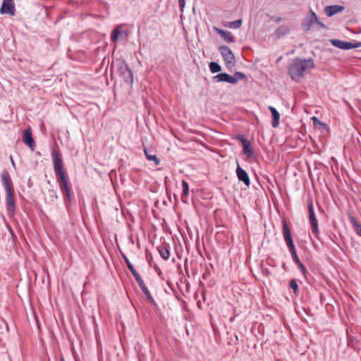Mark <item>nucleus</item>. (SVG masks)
<instances>
[{"instance_id":"1","label":"nucleus","mask_w":361,"mask_h":361,"mask_svg":"<svg viewBox=\"0 0 361 361\" xmlns=\"http://www.w3.org/2000/svg\"><path fill=\"white\" fill-rule=\"evenodd\" d=\"M314 68V63L312 59L296 57L288 66V74L293 80L300 82L305 75Z\"/></svg>"},{"instance_id":"2","label":"nucleus","mask_w":361,"mask_h":361,"mask_svg":"<svg viewBox=\"0 0 361 361\" xmlns=\"http://www.w3.org/2000/svg\"><path fill=\"white\" fill-rule=\"evenodd\" d=\"M53 167L55 176L60 184L61 190L63 192L71 190L68 185V178L63 169V163L60 152L56 149L51 152Z\"/></svg>"},{"instance_id":"3","label":"nucleus","mask_w":361,"mask_h":361,"mask_svg":"<svg viewBox=\"0 0 361 361\" xmlns=\"http://www.w3.org/2000/svg\"><path fill=\"white\" fill-rule=\"evenodd\" d=\"M117 72L123 81L130 85L133 83V75L128 65L123 59H117L116 61Z\"/></svg>"},{"instance_id":"4","label":"nucleus","mask_w":361,"mask_h":361,"mask_svg":"<svg viewBox=\"0 0 361 361\" xmlns=\"http://www.w3.org/2000/svg\"><path fill=\"white\" fill-rule=\"evenodd\" d=\"M314 24H317L321 28H326V25L319 20L318 17L314 11L310 9V13L305 17L302 23V27L304 31L310 30Z\"/></svg>"},{"instance_id":"5","label":"nucleus","mask_w":361,"mask_h":361,"mask_svg":"<svg viewBox=\"0 0 361 361\" xmlns=\"http://www.w3.org/2000/svg\"><path fill=\"white\" fill-rule=\"evenodd\" d=\"M219 51H220L224 61L225 65L228 69H232L235 65V58L231 50V49L227 46H221L219 48Z\"/></svg>"},{"instance_id":"6","label":"nucleus","mask_w":361,"mask_h":361,"mask_svg":"<svg viewBox=\"0 0 361 361\" xmlns=\"http://www.w3.org/2000/svg\"><path fill=\"white\" fill-rule=\"evenodd\" d=\"M307 210H308V216L309 220L311 224L312 233L317 238H319V224L318 221L316 218L315 213L314 211V207L312 200H307Z\"/></svg>"},{"instance_id":"7","label":"nucleus","mask_w":361,"mask_h":361,"mask_svg":"<svg viewBox=\"0 0 361 361\" xmlns=\"http://www.w3.org/2000/svg\"><path fill=\"white\" fill-rule=\"evenodd\" d=\"M235 140L242 144L243 153L249 158L253 157L254 151L250 140L242 134L236 135Z\"/></svg>"},{"instance_id":"8","label":"nucleus","mask_w":361,"mask_h":361,"mask_svg":"<svg viewBox=\"0 0 361 361\" xmlns=\"http://www.w3.org/2000/svg\"><path fill=\"white\" fill-rule=\"evenodd\" d=\"M331 43L334 47L339 48L341 49H343V50H349L351 49L361 47L360 42H358L356 43H353L350 42H345V41H342L340 39H334L331 40Z\"/></svg>"},{"instance_id":"9","label":"nucleus","mask_w":361,"mask_h":361,"mask_svg":"<svg viewBox=\"0 0 361 361\" xmlns=\"http://www.w3.org/2000/svg\"><path fill=\"white\" fill-rule=\"evenodd\" d=\"M185 269L189 277L191 274L194 279L197 277L200 279V274L202 271V264L198 263L197 261H192L189 266L185 264Z\"/></svg>"},{"instance_id":"10","label":"nucleus","mask_w":361,"mask_h":361,"mask_svg":"<svg viewBox=\"0 0 361 361\" xmlns=\"http://www.w3.org/2000/svg\"><path fill=\"white\" fill-rule=\"evenodd\" d=\"M6 207L10 215L16 213V202L14 199V190L6 192Z\"/></svg>"},{"instance_id":"11","label":"nucleus","mask_w":361,"mask_h":361,"mask_svg":"<svg viewBox=\"0 0 361 361\" xmlns=\"http://www.w3.org/2000/svg\"><path fill=\"white\" fill-rule=\"evenodd\" d=\"M15 4L13 0H3L0 13L1 14H9L10 16L15 15Z\"/></svg>"},{"instance_id":"12","label":"nucleus","mask_w":361,"mask_h":361,"mask_svg":"<svg viewBox=\"0 0 361 361\" xmlns=\"http://www.w3.org/2000/svg\"><path fill=\"white\" fill-rule=\"evenodd\" d=\"M135 281H137L139 287L145 294V295L147 298V301L152 305H156V302L154 300L152 295H151L150 292L149 291L148 288L145 284L144 281L142 280L141 276L138 278L135 279Z\"/></svg>"},{"instance_id":"13","label":"nucleus","mask_w":361,"mask_h":361,"mask_svg":"<svg viewBox=\"0 0 361 361\" xmlns=\"http://www.w3.org/2000/svg\"><path fill=\"white\" fill-rule=\"evenodd\" d=\"M282 233L287 246L290 247L293 245L294 243L291 236L290 230L285 219H283L282 221Z\"/></svg>"},{"instance_id":"14","label":"nucleus","mask_w":361,"mask_h":361,"mask_svg":"<svg viewBox=\"0 0 361 361\" xmlns=\"http://www.w3.org/2000/svg\"><path fill=\"white\" fill-rule=\"evenodd\" d=\"M289 249V251L291 254L292 258L294 261V262L298 265L300 272L302 274L303 276H305L307 273V269L304 264L302 263L300 259H299L298 256L297 255L296 249L295 247V245H291L290 247H288Z\"/></svg>"},{"instance_id":"15","label":"nucleus","mask_w":361,"mask_h":361,"mask_svg":"<svg viewBox=\"0 0 361 361\" xmlns=\"http://www.w3.org/2000/svg\"><path fill=\"white\" fill-rule=\"evenodd\" d=\"M1 178L6 192L14 190L11 176L7 170L4 169L2 171L1 174Z\"/></svg>"},{"instance_id":"16","label":"nucleus","mask_w":361,"mask_h":361,"mask_svg":"<svg viewBox=\"0 0 361 361\" xmlns=\"http://www.w3.org/2000/svg\"><path fill=\"white\" fill-rule=\"evenodd\" d=\"M236 78L226 73H221L212 78L214 82H226L230 84H236Z\"/></svg>"},{"instance_id":"17","label":"nucleus","mask_w":361,"mask_h":361,"mask_svg":"<svg viewBox=\"0 0 361 361\" xmlns=\"http://www.w3.org/2000/svg\"><path fill=\"white\" fill-rule=\"evenodd\" d=\"M23 142L27 145L31 150H34L35 148V142L32 138V130L30 128L24 130L23 131Z\"/></svg>"},{"instance_id":"18","label":"nucleus","mask_w":361,"mask_h":361,"mask_svg":"<svg viewBox=\"0 0 361 361\" xmlns=\"http://www.w3.org/2000/svg\"><path fill=\"white\" fill-rule=\"evenodd\" d=\"M345 7L343 6L336 4L326 6L324 11L328 17H331L338 13L343 11Z\"/></svg>"},{"instance_id":"19","label":"nucleus","mask_w":361,"mask_h":361,"mask_svg":"<svg viewBox=\"0 0 361 361\" xmlns=\"http://www.w3.org/2000/svg\"><path fill=\"white\" fill-rule=\"evenodd\" d=\"M236 175L238 180L243 182L246 186L250 185V180L247 173L238 165L236 169Z\"/></svg>"},{"instance_id":"20","label":"nucleus","mask_w":361,"mask_h":361,"mask_svg":"<svg viewBox=\"0 0 361 361\" xmlns=\"http://www.w3.org/2000/svg\"><path fill=\"white\" fill-rule=\"evenodd\" d=\"M269 110L271 111L272 115V121H271V126L274 128L279 127V119H280V114L276 110V108H274L272 106H269L268 107Z\"/></svg>"},{"instance_id":"21","label":"nucleus","mask_w":361,"mask_h":361,"mask_svg":"<svg viewBox=\"0 0 361 361\" xmlns=\"http://www.w3.org/2000/svg\"><path fill=\"white\" fill-rule=\"evenodd\" d=\"M216 30L217 32L221 35V37L228 43H231L235 41V38L232 35V33L231 32L218 28L216 29Z\"/></svg>"},{"instance_id":"22","label":"nucleus","mask_w":361,"mask_h":361,"mask_svg":"<svg viewBox=\"0 0 361 361\" xmlns=\"http://www.w3.org/2000/svg\"><path fill=\"white\" fill-rule=\"evenodd\" d=\"M123 259L127 265V267L130 271L131 274L134 276L135 279L140 276V275L137 272L133 265L130 262L129 259L126 257V255H123Z\"/></svg>"},{"instance_id":"23","label":"nucleus","mask_w":361,"mask_h":361,"mask_svg":"<svg viewBox=\"0 0 361 361\" xmlns=\"http://www.w3.org/2000/svg\"><path fill=\"white\" fill-rule=\"evenodd\" d=\"M144 152L146 157V159L148 161H152L155 163L156 166H158L160 163L159 159L155 154H151L148 149H145Z\"/></svg>"},{"instance_id":"24","label":"nucleus","mask_w":361,"mask_h":361,"mask_svg":"<svg viewBox=\"0 0 361 361\" xmlns=\"http://www.w3.org/2000/svg\"><path fill=\"white\" fill-rule=\"evenodd\" d=\"M158 251L160 256L164 259L167 260L170 257V251L165 246H159L158 247Z\"/></svg>"},{"instance_id":"25","label":"nucleus","mask_w":361,"mask_h":361,"mask_svg":"<svg viewBox=\"0 0 361 361\" xmlns=\"http://www.w3.org/2000/svg\"><path fill=\"white\" fill-rule=\"evenodd\" d=\"M350 223L355 231V233L361 236V224L353 217L350 218Z\"/></svg>"},{"instance_id":"26","label":"nucleus","mask_w":361,"mask_h":361,"mask_svg":"<svg viewBox=\"0 0 361 361\" xmlns=\"http://www.w3.org/2000/svg\"><path fill=\"white\" fill-rule=\"evenodd\" d=\"M289 32V29L286 26H280L275 31V35L277 37L286 35Z\"/></svg>"},{"instance_id":"27","label":"nucleus","mask_w":361,"mask_h":361,"mask_svg":"<svg viewBox=\"0 0 361 361\" xmlns=\"http://www.w3.org/2000/svg\"><path fill=\"white\" fill-rule=\"evenodd\" d=\"M289 288L293 289L295 295H298L299 288L296 279H292L289 282Z\"/></svg>"},{"instance_id":"28","label":"nucleus","mask_w":361,"mask_h":361,"mask_svg":"<svg viewBox=\"0 0 361 361\" xmlns=\"http://www.w3.org/2000/svg\"><path fill=\"white\" fill-rule=\"evenodd\" d=\"M209 69L212 73H215L221 71V67L218 63L212 61L209 63Z\"/></svg>"},{"instance_id":"29","label":"nucleus","mask_w":361,"mask_h":361,"mask_svg":"<svg viewBox=\"0 0 361 361\" xmlns=\"http://www.w3.org/2000/svg\"><path fill=\"white\" fill-rule=\"evenodd\" d=\"M121 35V31L118 27L114 28L111 35V41L116 42Z\"/></svg>"},{"instance_id":"30","label":"nucleus","mask_w":361,"mask_h":361,"mask_svg":"<svg viewBox=\"0 0 361 361\" xmlns=\"http://www.w3.org/2000/svg\"><path fill=\"white\" fill-rule=\"evenodd\" d=\"M182 186H183V193H182V199L183 197H187L189 194V185L188 183L185 180H182Z\"/></svg>"},{"instance_id":"31","label":"nucleus","mask_w":361,"mask_h":361,"mask_svg":"<svg viewBox=\"0 0 361 361\" xmlns=\"http://www.w3.org/2000/svg\"><path fill=\"white\" fill-rule=\"evenodd\" d=\"M243 20L241 19H238L236 20H234L233 22L229 23V27L233 29L239 28L242 25Z\"/></svg>"},{"instance_id":"32","label":"nucleus","mask_w":361,"mask_h":361,"mask_svg":"<svg viewBox=\"0 0 361 361\" xmlns=\"http://www.w3.org/2000/svg\"><path fill=\"white\" fill-rule=\"evenodd\" d=\"M233 78H236V83L238 82V80H243L244 78H245V75L243 73H241V72H235L234 73L233 75H232Z\"/></svg>"},{"instance_id":"33","label":"nucleus","mask_w":361,"mask_h":361,"mask_svg":"<svg viewBox=\"0 0 361 361\" xmlns=\"http://www.w3.org/2000/svg\"><path fill=\"white\" fill-rule=\"evenodd\" d=\"M50 197L51 198V201H54V200L58 198L57 192L54 190H49Z\"/></svg>"},{"instance_id":"34","label":"nucleus","mask_w":361,"mask_h":361,"mask_svg":"<svg viewBox=\"0 0 361 361\" xmlns=\"http://www.w3.org/2000/svg\"><path fill=\"white\" fill-rule=\"evenodd\" d=\"M178 4L180 11L183 12L185 6V0H178Z\"/></svg>"},{"instance_id":"35","label":"nucleus","mask_w":361,"mask_h":361,"mask_svg":"<svg viewBox=\"0 0 361 361\" xmlns=\"http://www.w3.org/2000/svg\"><path fill=\"white\" fill-rule=\"evenodd\" d=\"M65 196V202L68 201L69 202L71 201V190L68 192H63Z\"/></svg>"},{"instance_id":"36","label":"nucleus","mask_w":361,"mask_h":361,"mask_svg":"<svg viewBox=\"0 0 361 361\" xmlns=\"http://www.w3.org/2000/svg\"><path fill=\"white\" fill-rule=\"evenodd\" d=\"M314 123L316 124V122L317 121L320 126H323L324 128L326 126V124L323 122H321L319 121L316 117H313Z\"/></svg>"},{"instance_id":"37","label":"nucleus","mask_w":361,"mask_h":361,"mask_svg":"<svg viewBox=\"0 0 361 361\" xmlns=\"http://www.w3.org/2000/svg\"><path fill=\"white\" fill-rule=\"evenodd\" d=\"M270 19L272 20H274L276 23H279L282 20L281 17H273V16L271 17Z\"/></svg>"},{"instance_id":"38","label":"nucleus","mask_w":361,"mask_h":361,"mask_svg":"<svg viewBox=\"0 0 361 361\" xmlns=\"http://www.w3.org/2000/svg\"><path fill=\"white\" fill-rule=\"evenodd\" d=\"M197 306L199 307V308H200V309H201V302H200V300H199V301H197Z\"/></svg>"},{"instance_id":"39","label":"nucleus","mask_w":361,"mask_h":361,"mask_svg":"<svg viewBox=\"0 0 361 361\" xmlns=\"http://www.w3.org/2000/svg\"><path fill=\"white\" fill-rule=\"evenodd\" d=\"M11 164H12L13 166H15V163H14V161H13V160L12 157H11Z\"/></svg>"},{"instance_id":"40","label":"nucleus","mask_w":361,"mask_h":361,"mask_svg":"<svg viewBox=\"0 0 361 361\" xmlns=\"http://www.w3.org/2000/svg\"><path fill=\"white\" fill-rule=\"evenodd\" d=\"M197 250H198V252H199V253H200V255H201V256H202V253L200 252V250H199V245H197Z\"/></svg>"},{"instance_id":"41","label":"nucleus","mask_w":361,"mask_h":361,"mask_svg":"<svg viewBox=\"0 0 361 361\" xmlns=\"http://www.w3.org/2000/svg\"><path fill=\"white\" fill-rule=\"evenodd\" d=\"M60 361H65V360H64L63 357H61V358L60 359Z\"/></svg>"},{"instance_id":"42","label":"nucleus","mask_w":361,"mask_h":361,"mask_svg":"<svg viewBox=\"0 0 361 361\" xmlns=\"http://www.w3.org/2000/svg\"><path fill=\"white\" fill-rule=\"evenodd\" d=\"M202 295H203V289L200 290Z\"/></svg>"}]
</instances>
